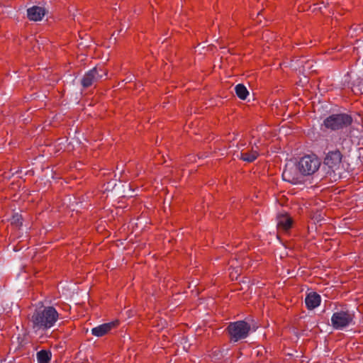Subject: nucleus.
Here are the masks:
<instances>
[{"instance_id": "obj_1", "label": "nucleus", "mask_w": 363, "mask_h": 363, "mask_svg": "<svg viewBox=\"0 0 363 363\" xmlns=\"http://www.w3.org/2000/svg\"><path fill=\"white\" fill-rule=\"evenodd\" d=\"M59 318V313L53 306H42L33 312L30 321L33 330H47L52 328Z\"/></svg>"}, {"instance_id": "obj_2", "label": "nucleus", "mask_w": 363, "mask_h": 363, "mask_svg": "<svg viewBox=\"0 0 363 363\" xmlns=\"http://www.w3.org/2000/svg\"><path fill=\"white\" fill-rule=\"evenodd\" d=\"M255 328L245 320L231 322L226 328L231 342H237L247 338L251 331H255Z\"/></svg>"}, {"instance_id": "obj_3", "label": "nucleus", "mask_w": 363, "mask_h": 363, "mask_svg": "<svg viewBox=\"0 0 363 363\" xmlns=\"http://www.w3.org/2000/svg\"><path fill=\"white\" fill-rule=\"evenodd\" d=\"M353 121L352 116L347 113H333L323 121V125L332 130H341L350 126Z\"/></svg>"}, {"instance_id": "obj_4", "label": "nucleus", "mask_w": 363, "mask_h": 363, "mask_svg": "<svg viewBox=\"0 0 363 363\" xmlns=\"http://www.w3.org/2000/svg\"><path fill=\"white\" fill-rule=\"evenodd\" d=\"M354 314L348 310L335 312L331 317V325L335 330H343L354 324Z\"/></svg>"}, {"instance_id": "obj_5", "label": "nucleus", "mask_w": 363, "mask_h": 363, "mask_svg": "<svg viewBox=\"0 0 363 363\" xmlns=\"http://www.w3.org/2000/svg\"><path fill=\"white\" fill-rule=\"evenodd\" d=\"M299 170L303 176L314 174L320 166V161L315 155H305L298 162Z\"/></svg>"}, {"instance_id": "obj_6", "label": "nucleus", "mask_w": 363, "mask_h": 363, "mask_svg": "<svg viewBox=\"0 0 363 363\" xmlns=\"http://www.w3.org/2000/svg\"><path fill=\"white\" fill-rule=\"evenodd\" d=\"M303 174L301 173L298 164L294 162H288L286 164L282 172V179L284 181L292 184H298L302 182Z\"/></svg>"}, {"instance_id": "obj_7", "label": "nucleus", "mask_w": 363, "mask_h": 363, "mask_svg": "<svg viewBox=\"0 0 363 363\" xmlns=\"http://www.w3.org/2000/svg\"><path fill=\"white\" fill-rule=\"evenodd\" d=\"M107 72L102 67H95L87 71L83 76L81 84L84 88H88L106 77Z\"/></svg>"}, {"instance_id": "obj_8", "label": "nucleus", "mask_w": 363, "mask_h": 363, "mask_svg": "<svg viewBox=\"0 0 363 363\" xmlns=\"http://www.w3.org/2000/svg\"><path fill=\"white\" fill-rule=\"evenodd\" d=\"M342 155L340 150H334L329 151L325 158V164L332 169L339 168L342 162Z\"/></svg>"}, {"instance_id": "obj_9", "label": "nucleus", "mask_w": 363, "mask_h": 363, "mask_svg": "<svg viewBox=\"0 0 363 363\" xmlns=\"http://www.w3.org/2000/svg\"><path fill=\"white\" fill-rule=\"evenodd\" d=\"M118 320L99 325L91 329V334L96 337H102L118 325Z\"/></svg>"}, {"instance_id": "obj_10", "label": "nucleus", "mask_w": 363, "mask_h": 363, "mask_svg": "<svg viewBox=\"0 0 363 363\" xmlns=\"http://www.w3.org/2000/svg\"><path fill=\"white\" fill-rule=\"evenodd\" d=\"M45 13V9L38 6H33L27 9V16L29 20L33 21H41Z\"/></svg>"}, {"instance_id": "obj_11", "label": "nucleus", "mask_w": 363, "mask_h": 363, "mask_svg": "<svg viewBox=\"0 0 363 363\" xmlns=\"http://www.w3.org/2000/svg\"><path fill=\"white\" fill-rule=\"evenodd\" d=\"M320 296L315 292L309 293L305 298L306 306L310 310L318 307L320 305Z\"/></svg>"}, {"instance_id": "obj_12", "label": "nucleus", "mask_w": 363, "mask_h": 363, "mask_svg": "<svg viewBox=\"0 0 363 363\" xmlns=\"http://www.w3.org/2000/svg\"><path fill=\"white\" fill-rule=\"evenodd\" d=\"M292 220L287 215H279L277 216V228L283 230H288L291 228Z\"/></svg>"}, {"instance_id": "obj_13", "label": "nucleus", "mask_w": 363, "mask_h": 363, "mask_svg": "<svg viewBox=\"0 0 363 363\" xmlns=\"http://www.w3.org/2000/svg\"><path fill=\"white\" fill-rule=\"evenodd\" d=\"M259 155L257 147L256 149H254V147H252L251 150L249 152H244L243 150L241 151L240 158L242 160L245 162H252L255 161Z\"/></svg>"}, {"instance_id": "obj_14", "label": "nucleus", "mask_w": 363, "mask_h": 363, "mask_svg": "<svg viewBox=\"0 0 363 363\" xmlns=\"http://www.w3.org/2000/svg\"><path fill=\"white\" fill-rule=\"evenodd\" d=\"M51 357L52 353L50 350H42L36 354L38 363H49Z\"/></svg>"}, {"instance_id": "obj_15", "label": "nucleus", "mask_w": 363, "mask_h": 363, "mask_svg": "<svg viewBox=\"0 0 363 363\" xmlns=\"http://www.w3.org/2000/svg\"><path fill=\"white\" fill-rule=\"evenodd\" d=\"M298 65L302 67L303 72H312L315 71L313 60L300 59L298 60Z\"/></svg>"}, {"instance_id": "obj_16", "label": "nucleus", "mask_w": 363, "mask_h": 363, "mask_svg": "<svg viewBox=\"0 0 363 363\" xmlns=\"http://www.w3.org/2000/svg\"><path fill=\"white\" fill-rule=\"evenodd\" d=\"M235 91L237 96L241 100H245L249 95V91L246 86L242 84H238L235 87Z\"/></svg>"}, {"instance_id": "obj_17", "label": "nucleus", "mask_w": 363, "mask_h": 363, "mask_svg": "<svg viewBox=\"0 0 363 363\" xmlns=\"http://www.w3.org/2000/svg\"><path fill=\"white\" fill-rule=\"evenodd\" d=\"M21 216L16 213L14 216H13L12 219H11V223L16 224V225L20 223V225H21L22 223L21 222Z\"/></svg>"}, {"instance_id": "obj_18", "label": "nucleus", "mask_w": 363, "mask_h": 363, "mask_svg": "<svg viewBox=\"0 0 363 363\" xmlns=\"http://www.w3.org/2000/svg\"><path fill=\"white\" fill-rule=\"evenodd\" d=\"M21 172V170H17V171L15 172V174H18V172Z\"/></svg>"}]
</instances>
